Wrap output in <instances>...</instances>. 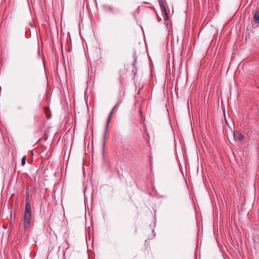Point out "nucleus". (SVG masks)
<instances>
[{"instance_id":"1","label":"nucleus","mask_w":259,"mask_h":259,"mask_svg":"<svg viewBox=\"0 0 259 259\" xmlns=\"http://www.w3.org/2000/svg\"><path fill=\"white\" fill-rule=\"evenodd\" d=\"M25 203L24 219L22 223V230L25 232L28 230L30 228L31 221V207L28 197L26 198Z\"/></svg>"},{"instance_id":"3","label":"nucleus","mask_w":259,"mask_h":259,"mask_svg":"<svg viewBox=\"0 0 259 259\" xmlns=\"http://www.w3.org/2000/svg\"><path fill=\"white\" fill-rule=\"evenodd\" d=\"M113 111H112V110L110 112L109 116H108V118H107V123H106V126H105V133H104V138L105 137L106 132V131L107 130V128H108V125H109V123L110 120V117H111V115L113 113Z\"/></svg>"},{"instance_id":"10","label":"nucleus","mask_w":259,"mask_h":259,"mask_svg":"<svg viewBox=\"0 0 259 259\" xmlns=\"http://www.w3.org/2000/svg\"><path fill=\"white\" fill-rule=\"evenodd\" d=\"M136 63H137V59H136V58H135V61L134 62V63H133V65L134 66H135V64H136Z\"/></svg>"},{"instance_id":"11","label":"nucleus","mask_w":259,"mask_h":259,"mask_svg":"<svg viewBox=\"0 0 259 259\" xmlns=\"http://www.w3.org/2000/svg\"><path fill=\"white\" fill-rule=\"evenodd\" d=\"M117 105H118V104H117V103L116 104V105H115V106L113 107V108H112V111H113V110L115 109V108L116 107V106H117Z\"/></svg>"},{"instance_id":"7","label":"nucleus","mask_w":259,"mask_h":259,"mask_svg":"<svg viewBox=\"0 0 259 259\" xmlns=\"http://www.w3.org/2000/svg\"><path fill=\"white\" fill-rule=\"evenodd\" d=\"M26 156L24 155L22 158L21 165H24L26 163Z\"/></svg>"},{"instance_id":"2","label":"nucleus","mask_w":259,"mask_h":259,"mask_svg":"<svg viewBox=\"0 0 259 259\" xmlns=\"http://www.w3.org/2000/svg\"><path fill=\"white\" fill-rule=\"evenodd\" d=\"M234 138L236 140H239V141H242L243 138L244 136L243 135L240 133V132H237L236 133H234Z\"/></svg>"},{"instance_id":"5","label":"nucleus","mask_w":259,"mask_h":259,"mask_svg":"<svg viewBox=\"0 0 259 259\" xmlns=\"http://www.w3.org/2000/svg\"><path fill=\"white\" fill-rule=\"evenodd\" d=\"M159 4H160V7L162 8V9L165 12H166V8L165 7V6H164V3L162 2V1H160L159 2Z\"/></svg>"},{"instance_id":"6","label":"nucleus","mask_w":259,"mask_h":259,"mask_svg":"<svg viewBox=\"0 0 259 259\" xmlns=\"http://www.w3.org/2000/svg\"><path fill=\"white\" fill-rule=\"evenodd\" d=\"M106 10L109 11L111 13L114 14V11L112 8L111 6H108L106 7Z\"/></svg>"},{"instance_id":"4","label":"nucleus","mask_w":259,"mask_h":259,"mask_svg":"<svg viewBox=\"0 0 259 259\" xmlns=\"http://www.w3.org/2000/svg\"><path fill=\"white\" fill-rule=\"evenodd\" d=\"M253 20L255 23H259V13L256 12L253 16Z\"/></svg>"},{"instance_id":"8","label":"nucleus","mask_w":259,"mask_h":259,"mask_svg":"<svg viewBox=\"0 0 259 259\" xmlns=\"http://www.w3.org/2000/svg\"><path fill=\"white\" fill-rule=\"evenodd\" d=\"M45 111L46 114V115H47V116L48 117V118L49 119L50 118V117L49 116V115H48V112L49 111V109L48 107H45Z\"/></svg>"},{"instance_id":"9","label":"nucleus","mask_w":259,"mask_h":259,"mask_svg":"<svg viewBox=\"0 0 259 259\" xmlns=\"http://www.w3.org/2000/svg\"><path fill=\"white\" fill-rule=\"evenodd\" d=\"M121 102V98H119L118 100V101L117 102V104H118L119 103H120V102Z\"/></svg>"}]
</instances>
